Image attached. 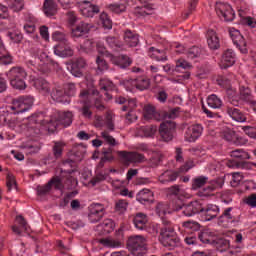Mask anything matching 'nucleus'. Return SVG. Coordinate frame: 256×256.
<instances>
[{
  "label": "nucleus",
  "mask_w": 256,
  "mask_h": 256,
  "mask_svg": "<svg viewBox=\"0 0 256 256\" xmlns=\"http://www.w3.org/2000/svg\"><path fill=\"white\" fill-rule=\"evenodd\" d=\"M186 217L201 214L203 221H213L219 215V207L217 205L209 204L203 206L201 201H192L189 204H184L181 199L177 198L173 204V211H181Z\"/></svg>",
  "instance_id": "nucleus-1"
},
{
  "label": "nucleus",
  "mask_w": 256,
  "mask_h": 256,
  "mask_svg": "<svg viewBox=\"0 0 256 256\" xmlns=\"http://www.w3.org/2000/svg\"><path fill=\"white\" fill-rule=\"evenodd\" d=\"M10 84L14 89L23 91L26 89L27 84H25V79H27V71L21 66L12 67L7 73Z\"/></svg>",
  "instance_id": "nucleus-2"
},
{
  "label": "nucleus",
  "mask_w": 256,
  "mask_h": 256,
  "mask_svg": "<svg viewBox=\"0 0 256 256\" xmlns=\"http://www.w3.org/2000/svg\"><path fill=\"white\" fill-rule=\"evenodd\" d=\"M61 173L66 177V181H61L60 177L52 178L48 183H50V187H55V189H73L77 185V178H75V170H67L65 168H61Z\"/></svg>",
  "instance_id": "nucleus-3"
},
{
  "label": "nucleus",
  "mask_w": 256,
  "mask_h": 256,
  "mask_svg": "<svg viewBox=\"0 0 256 256\" xmlns=\"http://www.w3.org/2000/svg\"><path fill=\"white\" fill-rule=\"evenodd\" d=\"M159 241L164 247H169L170 249H175V247L181 245V240L174 228H163L160 231Z\"/></svg>",
  "instance_id": "nucleus-4"
},
{
  "label": "nucleus",
  "mask_w": 256,
  "mask_h": 256,
  "mask_svg": "<svg viewBox=\"0 0 256 256\" xmlns=\"http://www.w3.org/2000/svg\"><path fill=\"white\" fill-rule=\"evenodd\" d=\"M73 123V112L71 111H57L55 113L54 119L49 120L48 131H55L59 125L64 127H69Z\"/></svg>",
  "instance_id": "nucleus-5"
},
{
  "label": "nucleus",
  "mask_w": 256,
  "mask_h": 256,
  "mask_svg": "<svg viewBox=\"0 0 256 256\" xmlns=\"http://www.w3.org/2000/svg\"><path fill=\"white\" fill-rule=\"evenodd\" d=\"M33 97L31 96H22L13 100L12 105L8 106V111L13 113V115H19V113H25L33 107Z\"/></svg>",
  "instance_id": "nucleus-6"
},
{
  "label": "nucleus",
  "mask_w": 256,
  "mask_h": 256,
  "mask_svg": "<svg viewBox=\"0 0 256 256\" xmlns=\"http://www.w3.org/2000/svg\"><path fill=\"white\" fill-rule=\"evenodd\" d=\"M129 247L132 256H144L145 238L141 235H131L129 237Z\"/></svg>",
  "instance_id": "nucleus-7"
},
{
  "label": "nucleus",
  "mask_w": 256,
  "mask_h": 256,
  "mask_svg": "<svg viewBox=\"0 0 256 256\" xmlns=\"http://www.w3.org/2000/svg\"><path fill=\"white\" fill-rule=\"evenodd\" d=\"M177 125L175 122L171 120H166L160 124L158 129L160 139H162L165 143H169V141H173V135L175 133V128Z\"/></svg>",
  "instance_id": "nucleus-8"
},
{
  "label": "nucleus",
  "mask_w": 256,
  "mask_h": 256,
  "mask_svg": "<svg viewBox=\"0 0 256 256\" xmlns=\"http://www.w3.org/2000/svg\"><path fill=\"white\" fill-rule=\"evenodd\" d=\"M105 215V206L103 204H91L89 207L88 219L90 223H99Z\"/></svg>",
  "instance_id": "nucleus-9"
},
{
  "label": "nucleus",
  "mask_w": 256,
  "mask_h": 256,
  "mask_svg": "<svg viewBox=\"0 0 256 256\" xmlns=\"http://www.w3.org/2000/svg\"><path fill=\"white\" fill-rule=\"evenodd\" d=\"M229 33L234 45L238 47L241 53H248L247 42L245 41L243 35H241V32L235 28H230Z\"/></svg>",
  "instance_id": "nucleus-10"
},
{
  "label": "nucleus",
  "mask_w": 256,
  "mask_h": 256,
  "mask_svg": "<svg viewBox=\"0 0 256 256\" xmlns=\"http://www.w3.org/2000/svg\"><path fill=\"white\" fill-rule=\"evenodd\" d=\"M229 33L234 45L238 47L241 53H248L247 42L245 41L243 35H241V32L235 28H230Z\"/></svg>",
  "instance_id": "nucleus-11"
},
{
  "label": "nucleus",
  "mask_w": 256,
  "mask_h": 256,
  "mask_svg": "<svg viewBox=\"0 0 256 256\" xmlns=\"http://www.w3.org/2000/svg\"><path fill=\"white\" fill-rule=\"evenodd\" d=\"M130 85H132V87H136L138 91H146L149 89V87H151V79H149L147 76L135 77L131 75Z\"/></svg>",
  "instance_id": "nucleus-12"
},
{
  "label": "nucleus",
  "mask_w": 256,
  "mask_h": 256,
  "mask_svg": "<svg viewBox=\"0 0 256 256\" xmlns=\"http://www.w3.org/2000/svg\"><path fill=\"white\" fill-rule=\"evenodd\" d=\"M217 14L219 17H223L224 21L230 22L235 19V11H233V8L229 4H220L216 8Z\"/></svg>",
  "instance_id": "nucleus-13"
},
{
  "label": "nucleus",
  "mask_w": 256,
  "mask_h": 256,
  "mask_svg": "<svg viewBox=\"0 0 256 256\" xmlns=\"http://www.w3.org/2000/svg\"><path fill=\"white\" fill-rule=\"evenodd\" d=\"M147 223H149V218L145 213H136L133 217L134 227L139 231H145V229H147Z\"/></svg>",
  "instance_id": "nucleus-14"
},
{
  "label": "nucleus",
  "mask_w": 256,
  "mask_h": 256,
  "mask_svg": "<svg viewBox=\"0 0 256 256\" xmlns=\"http://www.w3.org/2000/svg\"><path fill=\"white\" fill-rule=\"evenodd\" d=\"M235 65V53L228 49L222 55V62L220 64L221 69H229Z\"/></svg>",
  "instance_id": "nucleus-15"
},
{
  "label": "nucleus",
  "mask_w": 256,
  "mask_h": 256,
  "mask_svg": "<svg viewBox=\"0 0 256 256\" xmlns=\"http://www.w3.org/2000/svg\"><path fill=\"white\" fill-rule=\"evenodd\" d=\"M206 37H207V44L210 49L215 51L219 49V47H221L219 36H217V32H215V30L213 29L208 30Z\"/></svg>",
  "instance_id": "nucleus-16"
},
{
  "label": "nucleus",
  "mask_w": 256,
  "mask_h": 256,
  "mask_svg": "<svg viewBox=\"0 0 256 256\" xmlns=\"http://www.w3.org/2000/svg\"><path fill=\"white\" fill-rule=\"evenodd\" d=\"M80 11L84 17H93L99 13V6L91 4V2L85 1L80 7Z\"/></svg>",
  "instance_id": "nucleus-17"
},
{
  "label": "nucleus",
  "mask_w": 256,
  "mask_h": 256,
  "mask_svg": "<svg viewBox=\"0 0 256 256\" xmlns=\"http://www.w3.org/2000/svg\"><path fill=\"white\" fill-rule=\"evenodd\" d=\"M28 125L31 129H37V125H43L49 129V120H43L41 114H34L28 118Z\"/></svg>",
  "instance_id": "nucleus-18"
},
{
  "label": "nucleus",
  "mask_w": 256,
  "mask_h": 256,
  "mask_svg": "<svg viewBox=\"0 0 256 256\" xmlns=\"http://www.w3.org/2000/svg\"><path fill=\"white\" fill-rule=\"evenodd\" d=\"M50 95L53 101H55L56 103H71V99L67 97L64 90L61 88H54Z\"/></svg>",
  "instance_id": "nucleus-19"
},
{
  "label": "nucleus",
  "mask_w": 256,
  "mask_h": 256,
  "mask_svg": "<svg viewBox=\"0 0 256 256\" xmlns=\"http://www.w3.org/2000/svg\"><path fill=\"white\" fill-rule=\"evenodd\" d=\"M34 87L41 93L42 95H49L51 93V85L47 80L43 78H38L34 82Z\"/></svg>",
  "instance_id": "nucleus-20"
},
{
  "label": "nucleus",
  "mask_w": 256,
  "mask_h": 256,
  "mask_svg": "<svg viewBox=\"0 0 256 256\" xmlns=\"http://www.w3.org/2000/svg\"><path fill=\"white\" fill-rule=\"evenodd\" d=\"M43 13L46 17H54V15H57V3H55V0L44 1Z\"/></svg>",
  "instance_id": "nucleus-21"
},
{
  "label": "nucleus",
  "mask_w": 256,
  "mask_h": 256,
  "mask_svg": "<svg viewBox=\"0 0 256 256\" xmlns=\"http://www.w3.org/2000/svg\"><path fill=\"white\" fill-rule=\"evenodd\" d=\"M85 67H87V62L85 59H77L72 64V75H74V77H83V69H85Z\"/></svg>",
  "instance_id": "nucleus-22"
},
{
  "label": "nucleus",
  "mask_w": 256,
  "mask_h": 256,
  "mask_svg": "<svg viewBox=\"0 0 256 256\" xmlns=\"http://www.w3.org/2000/svg\"><path fill=\"white\" fill-rule=\"evenodd\" d=\"M181 173L173 170H166L159 176V181L162 184L171 183V181H177V177H179Z\"/></svg>",
  "instance_id": "nucleus-23"
},
{
  "label": "nucleus",
  "mask_w": 256,
  "mask_h": 256,
  "mask_svg": "<svg viewBox=\"0 0 256 256\" xmlns=\"http://www.w3.org/2000/svg\"><path fill=\"white\" fill-rule=\"evenodd\" d=\"M227 113L232 117V119H234V121H238L239 123H245V121H247L245 114L235 107L228 106Z\"/></svg>",
  "instance_id": "nucleus-24"
},
{
  "label": "nucleus",
  "mask_w": 256,
  "mask_h": 256,
  "mask_svg": "<svg viewBox=\"0 0 256 256\" xmlns=\"http://www.w3.org/2000/svg\"><path fill=\"white\" fill-rule=\"evenodd\" d=\"M64 45L65 47H62L61 44L54 47L55 55H58V57H73V50L71 46H69L67 42Z\"/></svg>",
  "instance_id": "nucleus-25"
},
{
  "label": "nucleus",
  "mask_w": 256,
  "mask_h": 256,
  "mask_svg": "<svg viewBox=\"0 0 256 256\" xmlns=\"http://www.w3.org/2000/svg\"><path fill=\"white\" fill-rule=\"evenodd\" d=\"M27 65L28 67H37L38 71H40L44 75L51 71L49 65L47 63H41V60L39 58H35L34 60H28Z\"/></svg>",
  "instance_id": "nucleus-26"
},
{
  "label": "nucleus",
  "mask_w": 256,
  "mask_h": 256,
  "mask_svg": "<svg viewBox=\"0 0 256 256\" xmlns=\"http://www.w3.org/2000/svg\"><path fill=\"white\" fill-rule=\"evenodd\" d=\"M91 30V26L89 23L81 22L76 26V28L72 29L73 37H83V35H87Z\"/></svg>",
  "instance_id": "nucleus-27"
},
{
  "label": "nucleus",
  "mask_w": 256,
  "mask_h": 256,
  "mask_svg": "<svg viewBox=\"0 0 256 256\" xmlns=\"http://www.w3.org/2000/svg\"><path fill=\"white\" fill-rule=\"evenodd\" d=\"M148 55L151 59H155V61H167V54L165 53V50L150 47L148 50Z\"/></svg>",
  "instance_id": "nucleus-28"
},
{
  "label": "nucleus",
  "mask_w": 256,
  "mask_h": 256,
  "mask_svg": "<svg viewBox=\"0 0 256 256\" xmlns=\"http://www.w3.org/2000/svg\"><path fill=\"white\" fill-rule=\"evenodd\" d=\"M136 199L143 205L151 203L153 201V193L149 189H143L136 195Z\"/></svg>",
  "instance_id": "nucleus-29"
},
{
  "label": "nucleus",
  "mask_w": 256,
  "mask_h": 256,
  "mask_svg": "<svg viewBox=\"0 0 256 256\" xmlns=\"http://www.w3.org/2000/svg\"><path fill=\"white\" fill-rule=\"evenodd\" d=\"M13 63V56L7 52L5 46L0 43V65H11Z\"/></svg>",
  "instance_id": "nucleus-30"
},
{
  "label": "nucleus",
  "mask_w": 256,
  "mask_h": 256,
  "mask_svg": "<svg viewBox=\"0 0 256 256\" xmlns=\"http://www.w3.org/2000/svg\"><path fill=\"white\" fill-rule=\"evenodd\" d=\"M133 14L136 17H147V15L153 14V8L149 4H146L144 6H138L134 9Z\"/></svg>",
  "instance_id": "nucleus-31"
},
{
  "label": "nucleus",
  "mask_w": 256,
  "mask_h": 256,
  "mask_svg": "<svg viewBox=\"0 0 256 256\" xmlns=\"http://www.w3.org/2000/svg\"><path fill=\"white\" fill-rule=\"evenodd\" d=\"M110 61L114 65H118L122 69H126V67H129V57L125 55H121L117 57L112 54V56H110Z\"/></svg>",
  "instance_id": "nucleus-32"
},
{
  "label": "nucleus",
  "mask_w": 256,
  "mask_h": 256,
  "mask_svg": "<svg viewBox=\"0 0 256 256\" xmlns=\"http://www.w3.org/2000/svg\"><path fill=\"white\" fill-rule=\"evenodd\" d=\"M144 119L149 121L150 119H155L159 121V113L155 110L154 106L147 105L144 107Z\"/></svg>",
  "instance_id": "nucleus-33"
},
{
  "label": "nucleus",
  "mask_w": 256,
  "mask_h": 256,
  "mask_svg": "<svg viewBox=\"0 0 256 256\" xmlns=\"http://www.w3.org/2000/svg\"><path fill=\"white\" fill-rule=\"evenodd\" d=\"M99 243L104 247H108L110 249H115L117 247H121V241L115 240L113 238H103L99 240Z\"/></svg>",
  "instance_id": "nucleus-34"
},
{
  "label": "nucleus",
  "mask_w": 256,
  "mask_h": 256,
  "mask_svg": "<svg viewBox=\"0 0 256 256\" xmlns=\"http://www.w3.org/2000/svg\"><path fill=\"white\" fill-rule=\"evenodd\" d=\"M224 183H225V180L223 178H218L214 180L206 188H204V191H208V193H211V191H217V189L223 188Z\"/></svg>",
  "instance_id": "nucleus-35"
},
{
  "label": "nucleus",
  "mask_w": 256,
  "mask_h": 256,
  "mask_svg": "<svg viewBox=\"0 0 256 256\" xmlns=\"http://www.w3.org/2000/svg\"><path fill=\"white\" fill-rule=\"evenodd\" d=\"M8 7L18 13L19 11H23V7H25L24 0H8Z\"/></svg>",
  "instance_id": "nucleus-36"
},
{
  "label": "nucleus",
  "mask_w": 256,
  "mask_h": 256,
  "mask_svg": "<svg viewBox=\"0 0 256 256\" xmlns=\"http://www.w3.org/2000/svg\"><path fill=\"white\" fill-rule=\"evenodd\" d=\"M207 103L208 107H210L211 109H220V107L223 105L221 99H219V97H217V95L215 94H212L208 97Z\"/></svg>",
  "instance_id": "nucleus-37"
},
{
  "label": "nucleus",
  "mask_w": 256,
  "mask_h": 256,
  "mask_svg": "<svg viewBox=\"0 0 256 256\" xmlns=\"http://www.w3.org/2000/svg\"><path fill=\"white\" fill-rule=\"evenodd\" d=\"M106 43L111 47V49H114V51H117V49H121V47H123L121 41H119V39L115 36H107Z\"/></svg>",
  "instance_id": "nucleus-38"
},
{
  "label": "nucleus",
  "mask_w": 256,
  "mask_h": 256,
  "mask_svg": "<svg viewBox=\"0 0 256 256\" xmlns=\"http://www.w3.org/2000/svg\"><path fill=\"white\" fill-rule=\"evenodd\" d=\"M231 157L234 159H240V161H245V159H251V155L245 152L243 149L233 150L231 152Z\"/></svg>",
  "instance_id": "nucleus-39"
},
{
  "label": "nucleus",
  "mask_w": 256,
  "mask_h": 256,
  "mask_svg": "<svg viewBox=\"0 0 256 256\" xmlns=\"http://www.w3.org/2000/svg\"><path fill=\"white\" fill-rule=\"evenodd\" d=\"M127 207H129V202H127V200H118L115 203V211L119 215L125 213L127 211Z\"/></svg>",
  "instance_id": "nucleus-40"
},
{
  "label": "nucleus",
  "mask_w": 256,
  "mask_h": 256,
  "mask_svg": "<svg viewBox=\"0 0 256 256\" xmlns=\"http://www.w3.org/2000/svg\"><path fill=\"white\" fill-rule=\"evenodd\" d=\"M145 161V155L139 152H129V163H143Z\"/></svg>",
  "instance_id": "nucleus-41"
},
{
  "label": "nucleus",
  "mask_w": 256,
  "mask_h": 256,
  "mask_svg": "<svg viewBox=\"0 0 256 256\" xmlns=\"http://www.w3.org/2000/svg\"><path fill=\"white\" fill-rule=\"evenodd\" d=\"M96 47V44L93 40H85L81 45L80 49L84 51L85 53H91Z\"/></svg>",
  "instance_id": "nucleus-42"
},
{
  "label": "nucleus",
  "mask_w": 256,
  "mask_h": 256,
  "mask_svg": "<svg viewBox=\"0 0 256 256\" xmlns=\"http://www.w3.org/2000/svg\"><path fill=\"white\" fill-rule=\"evenodd\" d=\"M99 85L100 89H103L104 91H113V89H115L113 82L107 78L100 79Z\"/></svg>",
  "instance_id": "nucleus-43"
},
{
  "label": "nucleus",
  "mask_w": 256,
  "mask_h": 256,
  "mask_svg": "<svg viewBox=\"0 0 256 256\" xmlns=\"http://www.w3.org/2000/svg\"><path fill=\"white\" fill-rule=\"evenodd\" d=\"M235 131L229 129V128H226L224 129L221 133H220V136L222 137V139H225V141H228L230 143L233 142V140L235 139Z\"/></svg>",
  "instance_id": "nucleus-44"
},
{
  "label": "nucleus",
  "mask_w": 256,
  "mask_h": 256,
  "mask_svg": "<svg viewBox=\"0 0 256 256\" xmlns=\"http://www.w3.org/2000/svg\"><path fill=\"white\" fill-rule=\"evenodd\" d=\"M63 147H65V143L63 142H55L53 146V155L55 159H60L63 155Z\"/></svg>",
  "instance_id": "nucleus-45"
},
{
  "label": "nucleus",
  "mask_w": 256,
  "mask_h": 256,
  "mask_svg": "<svg viewBox=\"0 0 256 256\" xmlns=\"http://www.w3.org/2000/svg\"><path fill=\"white\" fill-rule=\"evenodd\" d=\"M207 181H209V178L205 176L195 178L192 183V189H201V187L207 184Z\"/></svg>",
  "instance_id": "nucleus-46"
},
{
  "label": "nucleus",
  "mask_w": 256,
  "mask_h": 256,
  "mask_svg": "<svg viewBox=\"0 0 256 256\" xmlns=\"http://www.w3.org/2000/svg\"><path fill=\"white\" fill-rule=\"evenodd\" d=\"M100 21H101L104 29H112L113 28V22L111 21V18H109V15H107V13L103 12L100 14Z\"/></svg>",
  "instance_id": "nucleus-47"
},
{
  "label": "nucleus",
  "mask_w": 256,
  "mask_h": 256,
  "mask_svg": "<svg viewBox=\"0 0 256 256\" xmlns=\"http://www.w3.org/2000/svg\"><path fill=\"white\" fill-rule=\"evenodd\" d=\"M79 113H81L84 119H91L93 117V111H91V105L84 104L83 107L79 108Z\"/></svg>",
  "instance_id": "nucleus-48"
},
{
  "label": "nucleus",
  "mask_w": 256,
  "mask_h": 256,
  "mask_svg": "<svg viewBox=\"0 0 256 256\" xmlns=\"http://www.w3.org/2000/svg\"><path fill=\"white\" fill-rule=\"evenodd\" d=\"M63 91L66 97H74V95L77 93V88L75 87V84L67 83L64 85Z\"/></svg>",
  "instance_id": "nucleus-49"
},
{
  "label": "nucleus",
  "mask_w": 256,
  "mask_h": 256,
  "mask_svg": "<svg viewBox=\"0 0 256 256\" xmlns=\"http://www.w3.org/2000/svg\"><path fill=\"white\" fill-rule=\"evenodd\" d=\"M101 226L104 233H112V231L115 229V222H113L111 219H105Z\"/></svg>",
  "instance_id": "nucleus-50"
},
{
  "label": "nucleus",
  "mask_w": 256,
  "mask_h": 256,
  "mask_svg": "<svg viewBox=\"0 0 256 256\" xmlns=\"http://www.w3.org/2000/svg\"><path fill=\"white\" fill-rule=\"evenodd\" d=\"M52 39L53 41H57L58 43H64V45H66L67 43V35H65V33L61 31H55L52 34Z\"/></svg>",
  "instance_id": "nucleus-51"
},
{
  "label": "nucleus",
  "mask_w": 256,
  "mask_h": 256,
  "mask_svg": "<svg viewBox=\"0 0 256 256\" xmlns=\"http://www.w3.org/2000/svg\"><path fill=\"white\" fill-rule=\"evenodd\" d=\"M240 99H242V101H250L251 89H249V87H240Z\"/></svg>",
  "instance_id": "nucleus-52"
},
{
  "label": "nucleus",
  "mask_w": 256,
  "mask_h": 256,
  "mask_svg": "<svg viewBox=\"0 0 256 256\" xmlns=\"http://www.w3.org/2000/svg\"><path fill=\"white\" fill-rule=\"evenodd\" d=\"M117 155L119 157L120 163H122V165H125L126 167H129V152L118 151Z\"/></svg>",
  "instance_id": "nucleus-53"
},
{
  "label": "nucleus",
  "mask_w": 256,
  "mask_h": 256,
  "mask_svg": "<svg viewBox=\"0 0 256 256\" xmlns=\"http://www.w3.org/2000/svg\"><path fill=\"white\" fill-rule=\"evenodd\" d=\"M108 9H110V11H112V13H123L124 11H126L127 7L123 4H110L108 5Z\"/></svg>",
  "instance_id": "nucleus-54"
},
{
  "label": "nucleus",
  "mask_w": 256,
  "mask_h": 256,
  "mask_svg": "<svg viewBox=\"0 0 256 256\" xmlns=\"http://www.w3.org/2000/svg\"><path fill=\"white\" fill-rule=\"evenodd\" d=\"M191 131L192 139H198L201 133H203V127L200 124H195L192 126Z\"/></svg>",
  "instance_id": "nucleus-55"
},
{
  "label": "nucleus",
  "mask_w": 256,
  "mask_h": 256,
  "mask_svg": "<svg viewBox=\"0 0 256 256\" xmlns=\"http://www.w3.org/2000/svg\"><path fill=\"white\" fill-rule=\"evenodd\" d=\"M215 243H216L217 249H220V251H227V249L229 248V240L220 238L216 240Z\"/></svg>",
  "instance_id": "nucleus-56"
},
{
  "label": "nucleus",
  "mask_w": 256,
  "mask_h": 256,
  "mask_svg": "<svg viewBox=\"0 0 256 256\" xmlns=\"http://www.w3.org/2000/svg\"><path fill=\"white\" fill-rule=\"evenodd\" d=\"M105 179H107V175L99 173L90 180V185L95 187V185H99V183H102V181H105Z\"/></svg>",
  "instance_id": "nucleus-57"
},
{
  "label": "nucleus",
  "mask_w": 256,
  "mask_h": 256,
  "mask_svg": "<svg viewBox=\"0 0 256 256\" xmlns=\"http://www.w3.org/2000/svg\"><path fill=\"white\" fill-rule=\"evenodd\" d=\"M37 191V195L43 196V195H47V193H49L51 191V183H47L43 186H38L36 188Z\"/></svg>",
  "instance_id": "nucleus-58"
},
{
  "label": "nucleus",
  "mask_w": 256,
  "mask_h": 256,
  "mask_svg": "<svg viewBox=\"0 0 256 256\" xmlns=\"http://www.w3.org/2000/svg\"><path fill=\"white\" fill-rule=\"evenodd\" d=\"M198 239L201 243H213V238H211L209 232H199Z\"/></svg>",
  "instance_id": "nucleus-59"
},
{
  "label": "nucleus",
  "mask_w": 256,
  "mask_h": 256,
  "mask_svg": "<svg viewBox=\"0 0 256 256\" xmlns=\"http://www.w3.org/2000/svg\"><path fill=\"white\" fill-rule=\"evenodd\" d=\"M201 55V49L199 47L194 46L190 48L187 52L188 59H195Z\"/></svg>",
  "instance_id": "nucleus-60"
},
{
  "label": "nucleus",
  "mask_w": 256,
  "mask_h": 256,
  "mask_svg": "<svg viewBox=\"0 0 256 256\" xmlns=\"http://www.w3.org/2000/svg\"><path fill=\"white\" fill-rule=\"evenodd\" d=\"M129 47H137L139 45V34H133L129 31Z\"/></svg>",
  "instance_id": "nucleus-61"
},
{
  "label": "nucleus",
  "mask_w": 256,
  "mask_h": 256,
  "mask_svg": "<svg viewBox=\"0 0 256 256\" xmlns=\"http://www.w3.org/2000/svg\"><path fill=\"white\" fill-rule=\"evenodd\" d=\"M144 133H145V137H153V135L157 133V126L156 125L144 126Z\"/></svg>",
  "instance_id": "nucleus-62"
},
{
  "label": "nucleus",
  "mask_w": 256,
  "mask_h": 256,
  "mask_svg": "<svg viewBox=\"0 0 256 256\" xmlns=\"http://www.w3.org/2000/svg\"><path fill=\"white\" fill-rule=\"evenodd\" d=\"M244 203L249 207H256V193L250 194L244 199Z\"/></svg>",
  "instance_id": "nucleus-63"
},
{
  "label": "nucleus",
  "mask_w": 256,
  "mask_h": 256,
  "mask_svg": "<svg viewBox=\"0 0 256 256\" xmlns=\"http://www.w3.org/2000/svg\"><path fill=\"white\" fill-rule=\"evenodd\" d=\"M243 131L248 135V137H251L252 139H256V128L251 126H244Z\"/></svg>",
  "instance_id": "nucleus-64"
}]
</instances>
